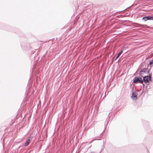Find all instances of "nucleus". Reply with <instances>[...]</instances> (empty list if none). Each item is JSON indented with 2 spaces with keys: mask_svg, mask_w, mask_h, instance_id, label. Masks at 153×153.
<instances>
[{
  "mask_svg": "<svg viewBox=\"0 0 153 153\" xmlns=\"http://www.w3.org/2000/svg\"><path fill=\"white\" fill-rule=\"evenodd\" d=\"M143 80L141 78H138L137 77H135L134 79L133 82L134 83H142Z\"/></svg>",
  "mask_w": 153,
  "mask_h": 153,
  "instance_id": "1",
  "label": "nucleus"
},
{
  "mask_svg": "<svg viewBox=\"0 0 153 153\" xmlns=\"http://www.w3.org/2000/svg\"><path fill=\"white\" fill-rule=\"evenodd\" d=\"M151 76L150 75L149 76H145L143 77V80L144 81V82L146 83H147L148 82H149V81L150 80L151 81Z\"/></svg>",
  "mask_w": 153,
  "mask_h": 153,
  "instance_id": "2",
  "label": "nucleus"
},
{
  "mask_svg": "<svg viewBox=\"0 0 153 153\" xmlns=\"http://www.w3.org/2000/svg\"><path fill=\"white\" fill-rule=\"evenodd\" d=\"M137 94L135 92H133L132 94L131 97L133 100H136L137 99Z\"/></svg>",
  "mask_w": 153,
  "mask_h": 153,
  "instance_id": "3",
  "label": "nucleus"
},
{
  "mask_svg": "<svg viewBox=\"0 0 153 153\" xmlns=\"http://www.w3.org/2000/svg\"><path fill=\"white\" fill-rule=\"evenodd\" d=\"M30 139H28L26 141V143H25V144L24 145V146H28L30 142Z\"/></svg>",
  "mask_w": 153,
  "mask_h": 153,
  "instance_id": "4",
  "label": "nucleus"
},
{
  "mask_svg": "<svg viewBox=\"0 0 153 153\" xmlns=\"http://www.w3.org/2000/svg\"><path fill=\"white\" fill-rule=\"evenodd\" d=\"M145 18H147V20H153V16H145Z\"/></svg>",
  "mask_w": 153,
  "mask_h": 153,
  "instance_id": "5",
  "label": "nucleus"
},
{
  "mask_svg": "<svg viewBox=\"0 0 153 153\" xmlns=\"http://www.w3.org/2000/svg\"><path fill=\"white\" fill-rule=\"evenodd\" d=\"M123 53V51L122 50L121 51H120L119 53L118 54L116 59H116H117L118 57H119V56Z\"/></svg>",
  "mask_w": 153,
  "mask_h": 153,
  "instance_id": "6",
  "label": "nucleus"
},
{
  "mask_svg": "<svg viewBox=\"0 0 153 153\" xmlns=\"http://www.w3.org/2000/svg\"><path fill=\"white\" fill-rule=\"evenodd\" d=\"M146 70V69H143L142 71H140V74H142V72H145V71Z\"/></svg>",
  "mask_w": 153,
  "mask_h": 153,
  "instance_id": "7",
  "label": "nucleus"
},
{
  "mask_svg": "<svg viewBox=\"0 0 153 153\" xmlns=\"http://www.w3.org/2000/svg\"><path fill=\"white\" fill-rule=\"evenodd\" d=\"M142 19L143 20H145V21H146V20H147V18H145V17H143V18H142Z\"/></svg>",
  "mask_w": 153,
  "mask_h": 153,
  "instance_id": "8",
  "label": "nucleus"
},
{
  "mask_svg": "<svg viewBox=\"0 0 153 153\" xmlns=\"http://www.w3.org/2000/svg\"><path fill=\"white\" fill-rule=\"evenodd\" d=\"M131 7V6H130V7H127V8H125L124 10H127V9L129 7Z\"/></svg>",
  "mask_w": 153,
  "mask_h": 153,
  "instance_id": "9",
  "label": "nucleus"
},
{
  "mask_svg": "<svg viewBox=\"0 0 153 153\" xmlns=\"http://www.w3.org/2000/svg\"><path fill=\"white\" fill-rule=\"evenodd\" d=\"M150 64H152V63H151V62L150 63Z\"/></svg>",
  "mask_w": 153,
  "mask_h": 153,
  "instance_id": "10",
  "label": "nucleus"
},
{
  "mask_svg": "<svg viewBox=\"0 0 153 153\" xmlns=\"http://www.w3.org/2000/svg\"><path fill=\"white\" fill-rule=\"evenodd\" d=\"M138 10H140V9L139 8Z\"/></svg>",
  "mask_w": 153,
  "mask_h": 153,
  "instance_id": "11",
  "label": "nucleus"
},
{
  "mask_svg": "<svg viewBox=\"0 0 153 153\" xmlns=\"http://www.w3.org/2000/svg\"><path fill=\"white\" fill-rule=\"evenodd\" d=\"M97 6H98V5H97Z\"/></svg>",
  "mask_w": 153,
  "mask_h": 153,
  "instance_id": "12",
  "label": "nucleus"
},
{
  "mask_svg": "<svg viewBox=\"0 0 153 153\" xmlns=\"http://www.w3.org/2000/svg\"><path fill=\"white\" fill-rule=\"evenodd\" d=\"M151 10H153V9H152Z\"/></svg>",
  "mask_w": 153,
  "mask_h": 153,
  "instance_id": "13",
  "label": "nucleus"
}]
</instances>
